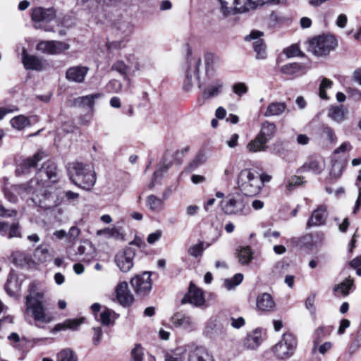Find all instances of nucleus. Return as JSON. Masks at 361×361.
<instances>
[{"mask_svg":"<svg viewBox=\"0 0 361 361\" xmlns=\"http://www.w3.org/2000/svg\"><path fill=\"white\" fill-rule=\"evenodd\" d=\"M28 294L25 297L26 312L35 322L43 324L50 323L54 317L48 310L49 300L46 290L40 283L32 281L28 286Z\"/></svg>","mask_w":361,"mask_h":361,"instance_id":"f257e3e1","label":"nucleus"},{"mask_svg":"<svg viewBox=\"0 0 361 361\" xmlns=\"http://www.w3.org/2000/svg\"><path fill=\"white\" fill-rule=\"evenodd\" d=\"M57 169L56 164L51 161L43 164L42 167L36 171L35 176L30 181L16 186V190L23 198L29 197L27 200L32 203V198L44 191V188L48 180L52 183L57 181Z\"/></svg>","mask_w":361,"mask_h":361,"instance_id":"f03ea898","label":"nucleus"},{"mask_svg":"<svg viewBox=\"0 0 361 361\" xmlns=\"http://www.w3.org/2000/svg\"><path fill=\"white\" fill-rule=\"evenodd\" d=\"M68 175L70 180L77 186L90 190L96 183V175L89 164L81 162H71L67 165Z\"/></svg>","mask_w":361,"mask_h":361,"instance_id":"7ed1b4c3","label":"nucleus"},{"mask_svg":"<svg viewBox=\"0 0 361 361\" xmlns=\"http://www.w3.org/2000/svg\"><path fill=\"white\" fill-rule=\"evenodd\" d=\"M219 11L224 17L243 14L265 4H279V0H218Z\"/></svg>","mask_w":361,"mask_h":361,"instance_id":"20e7f679","label":"nucleus"},{"mask_svg":"<svg viewBox=\"0 0 361 361\" xmlns=\"http://www.w3.org/2000/svg\"><path fill=\"white\" fill-rule=\"evenodd\" d=\"M57 11L54 7H35L31 9L30 18L35 29L45 32H54L53 26L49 23L56 17Z\"/></svg>","mask_w":361,"mask_h":361,"instance_id":"39448f33","label":"nucleus"},{"mask_svg":"<svg viewBox=\"0 0 361 361\" xmlns=\"http://www.w3.org/2000/svg\"><path fill=\"white\" fill-rule=\"evenodd\" d=\"M238 185L240 191L246 196H255L262 188V181L258 175L250 169H243L240 172Z\"/></svg>","mask_w":361,"mask_h":361,"instance_id":"423d86ee","label":"nucleus"},{"mask_svg":"<svg viewBox=\"0 0 361 361\" xmlns=\"http://www.w3.org/2000/svg\"><path fill=\"white\" fill-rule=\"evenodd\" d=\"M228 321L227 314L224 312L212 317L206 324L204 334L210 338L225 337L228 329Z\"/></svg>","mask_w":361,"mask_h":361,"instance_id":"0eeeda50","label":"nucleus"},{"mask_svg":"<svg viewBox=\"0 0 361 361\" xmlns=\"http://www.w3.org/2000/svg\"><path fill=\"white\" fill-rule=\"evenodd\" d=\"M336 45L337 42L334 36L320 35L309 42L308 50L315 56H322L329 54Z\"/></svg>","mask_w":361,"mask_h":361,"instance_id":"6e6552de","label":"nucleus"},{"mask_svg":"<svg viewBox=\"0 0 361 361\" xmlns=\"http://www.w3.org/2000/svg\"><path fill=\"white\" fill-rule=\"evenodd\" d=\"M133 245L139 246L136 240L129 243V245L123 250L118 252L114 257V262L121 271L127 273L131 270L134 265V259L136 255V250Z\"/></svg>","mask_w":361,"mask_h":361,"instance_id":"1a4fd4ad","label":"nucleus"},{"mask_svg":"<svg viewBox=\"0 0 361 361\" xmlns=\"http://www.w3.org/2000/svg\"><path fill=\"white\" fill-rule=\"evenodd\" d=\"M296 345L297 340L295 336L290 333H286L274 346V351L278 358L287 359L293 355Z\"/></svg>","mask_w":361,"mask_h":361,"instance_id":"9d476101","label":"nucleus"},{"mask_svg":"<svg viewBox=\"0 0 361 361\" xmlns=\"http://www.w3.org/2000/svg\"><path fill=\"white\" fill-rule=\"evenodd\" d=\"M200 66L201 59L200 57L188 56L185 78L183 82V88L186 91H189L195 84L199 83Z\"/></svg>","mask_w":361,"mask_h":361,"instance_id":"9b49d317","label":"nucleus"},{"mask_svg":"<svg viewBox=\"0 0 361 361\" xmlns=\"http://www.w3.org/2000/svg\"><path fill=\"white\" fill-rule=\"evenodd\" d=\"M45 157V153L42 151H39L32 157L23 160L16 167V175L17 176H26L35 171L38 162Z\"/></svg>","mask_w":361,"mask_h":361,"instance_id":"f8f14e48","label":"nucleus"},{"mask_svg":"<svg viewBox=\"0 0 361 361\" xmlns=\"http://www.w3.org/2000/svg\"><path fill=\"white\" fill-rule=\"evenodd\" d=\"M149 272H144L142 274L136 275L130 281V284L138 296H145L152 290V280Z\"/></svg>","mask_w":361,"mask_h":361,"instance_id":"ddd939ff","label":"nucleus"},{"mask_svg":"<svg viewBox=\"0 0 361 361\" xmlns=\"http://www.w3.org/2000/svg\"><path fill=\"white\" fill-rule=\"evenodd\" d=\"M32 204L44 209H49L58 205L59 200L57 195L48 190L46 185L44 191L33 197Z\"/></svg>","mask_w":361,"mask_h":361,"instance_id":"4468645a","label":"nucleus"},{"mask_svg":"<svg viewBox=\"0 0 361 361\" xmlns=\"http://www.w3.org/2000/svg\"><path fill=\"white\" fill-rule=\"evenodd\" d=\"M69 44L60 41H42L37 45V49L47 54H59L69 49Z\"/></svg>","mask_w":361,"mask_h":361,"instance_id":"2eb2a0df","label":"nucleus"},{"mask_svg":"<svg viewBox=\"0 0 361 361\" xmlns=\"http://www.w3.org/2000/svg\"><path fill=\"white\" fill-rule=\"evenodd\" d=\"M116 298L118 302L123 307H130L134 302V296L128 289L127 282L119 283L115 289Z\"/></svg>","mask_w":361,"mask_h":361,"instance_id":"dca6fc26","label":"nucleus"},{"mask_svg":"<svg viewBox=\"0 0 361 361\" xmlns=\"http://www.w3.org/2000/svg\"><path fill=\"white\" fill-rule=\"evenodd\" d=\"M246 204L243 199L231 197L226 202H221L222 210L226 214H246L244 212Z\"/></svg>","mask_w":361,"mask_h":361,"instance_id":"f3484780","label":"nucleus"},{"mask_svg":"<svg viewBox=\"0 0 361 361\" xmlns=\"http://www.w3.org/2000/svg\"><path fill=\"white\" fill-rule=\"evenodd\" d=\"M327 206L321 204L315 209L309 220L307 222V228H310L313 226H320L326 224L328 217Z\"/></svg>","mask_w":361,"mask_h":361,"instance_id":"a211bd4d","label":"nucleus"},{"mask_svg":"<svg viewBox=\"0 0 361 361\" xmlns=\"http://www.w3.org/2000/svg\"><path fill=\"white\" fill-rule=\"evenodd\" d=\"M263 35V32L260 31L254 30L246 36L245 39L246 41L255 39L252 44L253 49L256 52V58L257 59H264L267 57L266 45L262 39L259 37Z\"/></svg>","mask_w":361,"mask_h":361,"instance_id":"6ab92c4d","label":"nucleus"},{"mask_svg":"<svg viewBox=\"0 0 361 361\" xmlns=\"http://www.w3.org/2000/svg\"><path fill=\"white\" fill-rule=\"evenodd\" d=\"M204 298L201 289L190 283L188 293L181 300L183 304L190 303L195 306H201L204 303Z\"/></svg>","mask_w":361,"mask_h":361,"instance_id":"aec40b11","label":"nucleus"},{"mask_svg":"<svg viewBox=\"0 0 361 361\" xmlns=\"http://www.w3.org/2000/svg\"><path fill=\"white\" fill-rule=\"evenodd\" d=\"M89 68L86 66H77L67 69L66 78L71 82L81 83L84 81Z\"/></svg>","mask_w":361,"mask_h":361,"instance_id":"412c9836","label":"nucleus"},{"mask_svg":"<svg viewBox=\"0 0 361 361\" xmlns=\"http://www.w3.org/2000/svg\"><path fill=\"white\" fill-rule=\"evenodd\" d=\"M256 305L258 310L264 312H271L276 309L274 298L267 293H263L257 296Z\"/></svg>","mask_w":361,"mask_h":361,"instance_id":"4be33fe9","label":"nucleus"},{"mask_svg":"<svg viewBox=\"0 0 361 361\" xmlns=\"http://www.w3.org/2000/svg\"><path fill=\"white\" fill-rule=\"evenodd\" d=\"M188 348V361H212V356L204 347L190 345Z\"/></svg>","mask_w":361,"mask_h":361,"instance_id":"5701e85b","label":"nucleus"},{"mask_svg":"<svg viewBox=\"0 0 361 361\" xmlns=\"http://www.w3.org/2000/svg\"><path fill=\"white\" fill-rule=\"evenodd\" d=\"M171 321L176 327H182L188 331L193 330L195 326V324L192 318L182 312L175 313L171 317Z\"/></svg>","mask_w":361,"mask_h":361,"instance_id":"b1692460","label":"nucleus"},{"mask_svg":"<svg viewBox=\"0 0 361 361\" xmlns=\"http://www.w3.org/2000/svg\"><path fill=\"white\" fill-rule=\"evenodd\" d=\"M22 63L27 70L42 71L43 68V63L41 59L35 56L27 54L26 50L24 49L22 52Z\"/></svg>","mask_w":361,"mask_h":361,"instance_id":"393cba45","label":"nucleus"},{"mask_svg":"<svg viewBox=\"0 0 361 361\" xmlns=\"http://www.w3.org/2000/svg\"><path fill=\"white\" fill-rule=\"evenodd\" d=\"M4 290L11 297H15L20 290V283L18 281L16 276L10 272L6 283L4 286Z\"/></svg>","mask_w":361,"mask_h":361,"instance_id":"a878e982","label":"nucleus"},{"mask_svg":"<svg viewBox=\"0 0 361 361\" xmlns=\"http://www.w3.org/2000/svg\"><path fill=\"white\" fill-rule=\"evenodd\" d=\"M276 131V127L274 123L264 121L262 123L261 130L257 135L268 142L274 137Z\"/></svg>","mask_w":361,"mask_h":361,"instance_id":"bb28decb","label":"nucleus"},{"mask_svg":"<svg viewBox=\"0 0 361 361\" xmlns=\"http://www.w3.org/2000/svg\"><path fill=\"white\" fill-rule=\"evenodd\" d=\"M324 169V163L322 160L311 158L301 167L300 170L302 172L312 171L315 174H319Z\"/></svg>","mask_w":361,"mask_h":361,"instance_id":"cd10ccee","label":"nucleus"},{"mask_svg":"<svg viewBox=\"0 0 361 361\" xmlns=\"http://www.w3.org/2000/svg\"><path fill=\"white\" fill-rule=\"evenodd\" d=\"M82 319H66L62 323L56 324L55 326L52 329L51 332L56 333L57 331H65L67 329L73 331L77 330L79 326L82 323Z\"/></svg>","mask_w":361,"mask_h":361,"instance_id":"c85d7f7f","label":"nucleus"},{"mask_svg":"<svg viewBox=\"0 0 361 361\" xmlns=\"http://www.w3.org/2000/svg\"><path fill=\"white\" fill-rule=\"evenodd\" d=\"M285 102H274L269 104L264 113L265 117L276 116L282 114L286 109Z\"/></svg>","mask_w":361,"mask_h":361,"instance_id":"c756f323","label":"nucleus"},{"mask_svg":"<svg viewBox=\"0 0 361 361\" xmlns=\"http://www.w3.org/2000/svg\"><path fill=\"white\" fill-rule=\"evenodd\" d=\"M102 96V94L96 93L80 97L75 99L74 104L80 107H88L92 109L94 104V99L100 98Z\"/></svg>","mask_w":361,"mask_h":361,"instance_id":"7c9ffc66","label":"nucleus"},{"mask_svg":"<svg viewBox=\"0 0 361 361\" xmlns=\"http://www.w3.org/2000/svg\"><path fill=\"white\" fill-rule=\"evenodd\" d=\"M353 286V279L347 278L342 283L336 285L333 290L336 296L345 297L349 294L350 289Z\"/></svg>","mask_w":361,"mask_h":361,"instance_id":"2f4dec72","label":"nucleus"},{"mask_svg":"<svg viewBox=\"0 0 361 361\" xmlns=\"http://www.w3.org/2000/svg\"><path fill=\"white\" fill-rule=\"evenodd\" d=\"M133 25L128 19L120 18L115 23V29L123 36H128L133 32Z\"/></svg>","mask_w":361,"mask_h":361,"instance_id":"473e14b6","label":"nucleus"},{"mask_svg":"<svg viewBox=\"0 0 361 361\" xmlns=\"http://www.w3.org/2000/svg\"><path fill=\"white\" fill-rule=\"evenodd\" d=\"M223 87V83L219 81H215L212 85L205 89L202 93V98L207 99L214 97L220 94Z\"/></svg>","mask_w":361,"mask_h":361,"instance_id":"72a5a7b5","label":"nucleus"},{"mask_svg":"<svg viewBox=\"0 0 361 361\" xmlns=\"http://www.w3.org/2000/svg\"><path fill=\"white\" fill-rule=\"evenodd\" d=\"M267 142L261 138L258 135L255 139L251 140L247 145V149L250 152H257L260 151H264L267 147L266 145Z\"/></svg>","mask_w":361,"mask_h":361,"instance_id":"f704fd0d","label":"nucleus"},{"mask_svg":"<svg viewBox=\"0 0 361 361\" xmlns=\"http://www.w3.org/2000/svg\"><path fill=\"white\" fill-rule=\"evenodd\" d=\"M237 257L242 264H248L252 259V252L250 247H241L237 250Z\"/></svg>","mask_w":361,"mask_h":361,"instance_id":"c9c22d12","label":"nucleus"},{"mask_svg":"<svg viewBox=\"0 0 361 361\" xmlns=\"http://www.w3.org/2000/svg\"><path fill=\"white\" fill-rule=\"evenodd\" d=\"M261 341L262 336L260 332L255 331L252 334L247 336L245 339V345L247 348L254 349L260 344Z\"/></svg>","mask_w":361,"mask_h":361,"instance_id":"e433bc0d","label":"nucleus"},{"mask_svg":"<svg viewBox=\"0 0 361 361\" xmlns=\"http://www.w3.org/2000/svg\"><path fill=\"white\" fill-rule=\"evenodd\" d=\"M302 65L298 63H290L281 67V72L285 75L296 76L302 70Z\"/></svg>","mask_w":361,"mask_h":361,"instance_id":"4c0bfd02","label":"nucleus"},{"mask_svg":"<svg viewBox=\"0 0 361 361\" xmlns=\"http://www.w3.org/2000/svg\"><path fill=\"white\" fill-rule=\"evenodd\" d=\"M111 70L118 72L126 80H129L128 71L129 66L124 61L117 60L111 66Z\"/></svg>","mask_w":361,"mask_h":361,"instance_id":"58836bf2","label":"nucleus"},{"mask_svg":"<svg viewBox=\"0 0 361 361\" xmlns=\"http://www.w3.org/2000/svg\"><path fill=\"white\" fill-rule=\"evenodd\" d=\"M118 315L110 309L106 308L104 310L99 316V320L104 326H109L112 321H114Z\"/></svg>","mask_w":361,"mask_h":361,"instance_id":"ea45409f","label":"nucleus"},{"mask_svg":"<svg viewBox=\"0 0 361 361\" xmlns=\"http://www.w3.org/2000/svg\"><path fill=\"white\" fill-rule=\"evenodd\" d=\"M163 204V200L154 195H149L146 200V205L151 211H159Z\"/></svg>","mask_w":361,"mask_h":361,"instance_id":"a19ab883","label":"nucleus"},{"mask_svg":"<svg viewBox=\"0 0 361 361\" xmlns=\"http://www.w3.org/2000/svg\"><path fill=\"white\" fill-rule=\"evenodd\" d=\"M329 116L337 123L343 121L345 118V111L343 106H332L329 110Z\"/></svg>","mask_w":361,"mask_h":361,"instance_id":"79ce46f5","label":"nucleus"},{"mask_svg":"<svg viewBox=\"0 0 361 361\" xmlns=\"http://www.w3.org/2000/svg\"><path fill=\"white\" fill-rule=\"evenodd\" d=\"M333 329L332 326H319L315 330V338L314 341V345L319 344L323 338L330 334Z\"/></svg>","mask_w":361,"mask_h":361,"instance_id":"37998d69","label":"nucleus"},{"mask_svg":"<svg viewBox=\"0 0 361 361\" xmlns=\"http://www.w3.org/2000/svg\"><path fill=\"white\" fill-rule=\"evenodd\" d=\"M12 127L21 130L30 125V121L25 116L20 115L13 118L10 121Z\"/></svg>","mask_w":361,"mask_h":361,"instance_id":"c03bdc74","label":"nucleus"},{"mask_svg":"<svg viewBox=\"0 0 361 361\" xmlns=\"http://www.w3.org/2000/svg\"><path fill=\"white\" fill-rule=\"evenodd\" d=\"M56 361H77V357L72 350L66 348L58 353Z\"/></svg>","mask_w":361,"mask_h":361,"instance_id":"a18cd8bd","label":"nucleus"},{"mask_svg":"<svg viewBox=\"0 0 361 361\" xmlns=\"http://www.w3.org/2000/svg\"><path fill=\"white\" fill-rule=\"evenodd\" d=\"M35 257L41 262H45L50 258L49 250L42 246L38 247L35 251Z\"/></svg>","mask_w":361,"mask_h":361,"instance_id":"49530a36","label":"nucleus"},{"mask_svg":"<svg viewBox=\"0 0 361 361\" xmlns=\"http://www.w3.org/2000/svg\"><path fill=\"white\" fill-rule=\"evenodd\" d=\"M243 279V275L242 274H236L231 279H226L224 281V285L227 288V289L230 290L236 286H238Z\"/></svg>","mask_w":361,"mask_h":361,"instance_id":"de8ad7c7","label":"nucleus"},{"mask_svg":"<svg viewBox=\"0 0 361 361\" xmlns=\"http://www.w3.org/2000/svg\"><path fill=\"white\" fill-rule=\"evenodd\" d=\"M333 85V82L327 78H323L322 82L319 85V97L322 99H328L327 94L326 93V90L331 87Z\"/></svg>","mask_w":361,"mask_h":361,"instance_id":"09e8293b","label":"nucleus"},{"mask_svg":"<svg viewBox=\"0 0 361 361\" xmlns=\"http://www.w3.org/2000/svg\"><path fill=\"white\" fill-rule=\"evenodd\" d=\"M227 319L228 322V326L231 325L233 328L238 329L245 326V320L243 317L235 318L227 314Z\"/></svg>","mask_w":361,"mask_h":361,"instance_id":"8fccbe9b","label":"nucleus"},{"mask_svg":"<svg viewBox=\"0 0 361 361\" xmlns=\"http://www.w3.org/2000/svg\"><path fill=\"white\" fill-rule=\"evenodd\" d=\"M85 250L86 247L84 245H80L77 249L75 255L82 257V258L80 259V261L89 263L91 262L93 256L91 254L86 253Z\"/></svg>","mask_w":361,"mask_h":361,"instance_id":"3c124183","label":"nucleus"},{"mask_svg":"<svg viewBox=\"0 0 361 361\" xmlns=\"http://www.w3.org/2000/svg\"><path fill=\"white\" fill-rule=\"evenodd\" d=\"M205 161V155L203 153L200 152L195 157L193 160L190 162V164H189V168L191 171L195 170L199 166L204 163Z\"/></svg>","mask_w":361,"mask_h":361,"instance_id":"603ef678","label":"nucleus"},{"mask_svg":"<svg viewBox=\"0 0 361 361\" xmlns=\"http://www.w3.org/2000/svg\"><path fill=\"white\" fill-rule=\"evenodd\" d=\"M8 339L12 343L14 348L22 350L23 344L22 343L25 341V338L21 339L19 335L17 333H11L8 336Z\"/></svg>","mask_w":361,"mask_h":361,"instance_id":"864d4df0","label":"nucleus"},{"mask_svg":"<svg viewBox=\"0 0 361 361\" xmlns=\"http://www.w3.org/2000/svg\"><path fill=\"white\" fill-rule=\"evenodd\" d=\"M11 262L16 266H22L25 263V253L20 251L13 252L11 256Z\"/></svg>","mask_w":361,"mask_h":361,"instance_id":"5fc2aeb1","label":"nucleus"},{"mask_svg":"<svg viewBox=\"0 0 361 361\" xmlns=\"http://www.w3.org/2000/svg\"><path fill=\"white\" fill-rule=\"evenodd\" d=\"M168 169L169 166L165 165L154 171L153 173L152 182L149 184V188L150 189H152L155 185L157 179H161L162 178L163 173L167 171Z\"/></svg>","mask_w":361,"mask_h":361,"instance_id":"6e6d98bb","label":"nucleus"},{"mask_svg":"<svg viewBox=\"0 0 361 361\" xmlns=\"http://www.w3.org/2000/svg\"><path fill=\"white\" fill-rule=\"evenodd\" d=\"M203 245L204 243L200 242L197 245L191 246L188 250L189 255L194 257L202 256L204 250Z\"/></svg>","mask_w":361,"mask_h":361,"instance_id":"4d7b16f0","label":"nucleus"},{"mask_svg":"<svg viewBox=\"0 0 361 361\" xmlns=\"http://www.w3.org/2000/svg\"><path fill=\"white\" fill-rule=\"evenodd\" d=\"M302 179V178L300 176H291L290 178L288 179L287 181L286 188L290 191L293 190L295 186L302 184L303 181Z\"/></svg>","mask_w":361,"mask_h":361,"instance_id":"13d9d810","label":"nucleus"},{"mask_svg":"<svg viewBox=\"0 0 361 361\" xmlns=\"http://www.w3.org/2000/svg\"><path fill=\"white\" fill-rule=\"evenodd\" d=\"M126 47V42L123 39L107 42L106 47L109 51L121 49Z\"/></svg>","mask_w":361,"mask_h":361,"instance_id":"bf43d9fd","label":"nucleus"},{"mask_svg":"<svg viewBox=\"0 0 361 361\" xmlns=\"http://www.w3.org/2000/svg\"><path fill=\"white\" fill-rule=\"evenodd\" d=\"M132 361H142L143 349L140 345H136L131 352Z\"/></svg>","mask_w":361,"mask_h":361,"instance_id":"052dcab7","label":"nucleus"},{"mask_svg":"<svg viewBox=\"0 0 361 361\" xmlns=\"http://www.w3.org/2000/svg\"><path fill=\"white\" fill-rule=\"evenodd\" d=\"M284 53L288 58L295 57L300 56L301 51L298 45L293 44L284 49Z\"/></svg>","mask_w":361,"mask_h":361,"instance_id":"680f3d73","label":"nucleus"},{"mask_svg":"<svg viewBox=\"0 0 361 361\" xmlns=\"http://www.w3.org/2000/svg\"><path fill=\"white\" fill-rule=\"evenodd\" d=\"M322 133L324 135H326L331 142H334L336 140V137L334 134V130L327 126H323L322 128Z\"/></svg>","mask_w":361,"mask_h":361,"instance_id":"e2e57ef3","label":"nucleus"},{"mask_svg":"<svg viewBox=\"0 0 361 361\" xmlns=\"http://www.w3.org/2000/svg\"><path fill=\"white\" fill-rule=\"evenodd\" d=\"M122 88V84L118 80H111L107 85H106V89L109 92H119Z\"/></svg>","mask_w":361,"mask_h":361,"instance_id":"0e129e2a","label":"nucleus"},{"mask_svg":"<svg viewBox=\"0 0 361 361\" xmlns=\"http://www.w3.org/2000/svg\"><path fill=\"white\" fill-rule=\"evenodd\" d=\"M233 92L238 96H242L247 92V87L243 82H238L234 84L233 86Z\"/></svg>","mask_w":361,"mask_h":361,"instance_id":"69168bd1","label":"nucleus"},{"mask_svg":"<svg viewBox=\"0 0 361 361\" xmlns=\"http://www.w3.org/2000/svg\"><path fill=\"white\" fill-rule=\"evenodd\" d=\"M315 295L311 294L305 300L306 308L310 311L311 314H315L314 307Z\"/></svg>","mask_w":361,"mask_h":361,"instance_id":"338daca9","label":"nucleus"},{"mask_svg":"<svg viewBox=\"0 0 361 361\" xmlns=\"http://www.w3.org/2000/svg\"><path fill=\"white\" fill-rule=\"evenodd\" d=\"M15 237H20V233L19 231V224L18 223H14L13 224L8 231V238H12Z\"/></svg>","mask_w":361,"mask_h":361,"instance_id":"774afa93","label":"nucleus"}]
</instances>
